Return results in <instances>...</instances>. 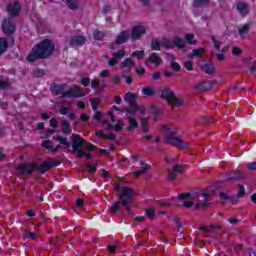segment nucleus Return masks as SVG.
<instances>
[{
	"mask_svg": "<svg viewBox=\"0 0 256 256\" xmlns=\"http://www.w3.org/2000/svg\"><path fill=\"white\" fill-rule=\"evenodd\" d=\"M212 42L214 44V49H216L217 51H221V42L215 39V37H212Z\"/></svg>",
	"mask_w": 256,
	"mask_h": 256,
	"instance_id": "obj_49",
	"label": "nucleus"
},
{
	"mask_svg": "<svg viewBox=\"0 0 256 256\" xmlns=\"http://www.w3.org/2000/svg\"><path fill=\"white\" fill-rule=\"evenodd\" d=\"M140 167H141L140 170L133 172L134 176L139 177L140 175H145V173L147 172V169H149V165H147L143 161H140Z\"/></svg>",
	"mask_w": 256,
	"mask_h": 256,
	"instance_id": "obj_26",
	"label": "nucleus"
},
{
	"mask_svg": "<svg viewBox=\"0 0 256 256\" xmlns=\"http://www.w3.org/2000/svg\"><path fill=\"white\" fill-rule=\"evenodd\" d=\"M173 43H174V45H176V47H179V49H183L186 45L185 40H183L179 37H175L173 39Z\"/></svg>",
	"mask_w": 256,
	"mask_h": 256,
	"instance_id": "obj_37",
	"label": "nucleus"
},
{
	"mask_svg": "<svg viewBox=\"0 0 256 256\" xmlns=\"http://www.w3.org/2000/svg\"><path fill=\"white\" fill-rule=\"evenodd\" d=\"M247 169H248V171H256V161L249 163L247 165Z\"/></svg>",
	"mask_w": 256,
	"mask_h": 256,
	"instance_id": "obj_55",
	"label": "nucleus"
},
{
	"mask_svg": "<svg viewBox=\"0 0 256 256\" xmlns=\"http://www.w3.org/2000/svg\"><path fill=\"white\" fill-rule=\"evenodd\" d=\"M162 47H164L165 49H171V47H173V43H171L169 40H167V38L152 40L151 48L154 51H159V49H161Z\"/></svg>",
	"mask_w": 256,
	"mask_h": 256,
	"instance_id": "obj_9",
	"label": "nucleus"
},
{
	"mask_svg": "<svg viewBox=\"0 0 256 256\" xmlns=\"http://www.w3.org/2000/svg\"><path fill=\"white\" fill-rule=\"evenodd\" d=\"M249 29H250L249 24H245L238 29L239 35L242 39H245V37L247 36V33H249Z\"/></svg>",
	"mask_w": 256,
	"mask_h": 256,
	"instance_id": "obj_33",
	"label": "nucleus"
},
{
	"mask_svg": "<svg viewBox=\"0 0 256 256\" xmlns=\"http://www.w3.org/2000/svg\"><path fill=\"white\" fill-rule=\"evenodd\" d=\"M152 79H154V81H159V79H161V73L160 72H154L152 74Z\"/></svg>",
	"mask_w": 256,
	"mask_h": 256,
	"instance_id": "obj_58",
	"label": "nucleus"
},
{
	"mask_svg": "<svg viewBox=\"0 0 256 256\" xmlns=\"http://www.w3.org/2000/svg\"><path fill=\"white\" fill-rule=\"evenodd\" d=\"M52 93H54V95H62V97H72V98L85 97V93L81 92L79 86H74L73 88H69L66 92H65V86H53Z\"/></svg>",
	"mask_w": 256,
	"mask_h": 256,
	"instance_id": "obj_7",
	"label": "nucleus"
},
{
	"mask_svg": "<svg viewBox=\"0 0 256 256\" xmlns=\"http://www.w3.org/2000/svg\"><path fill=\"white\" fill-rule=\"evenodd\" d=\"M115 189L119 191L117 194L118 201H120L121 205L124 207H129L131 203V199L135 197V191L132 188L127 186H120L119 184H115Z\"/></svg>",
	"mask_w": 256,
	"mask_h": 256,
	"instance_id": "obj_6",
	"label": "nucleus"
},
{
	"mask_svg": "<svg viewBox=\"0 0 256 256\" xmlns=\"http://www.w3.org/2000/svg\"><path fill=\"white\" fill-rule=\"evenodd\" d=\"M126 53L127 51H125V49H121L118 52L113 53L112 58L108 62L109 67H114V65H117L119 60L125 57Z\"/></svg>",
	"mask_w": 256,
	"mask_h": 256,
	"instance_id": "obj_12",
	"label": "nucleus"
},
{
	"mask_svg": "<svg viewBox=\"0 0 256 256\" xmlns=\"http://www.w3.org/2000/svg\"><path fill=\"white\" fill-rule=\"evenodd\" d=\"M90 103L92 105L93 111H97V109H99V104L101 103V99H99V98H92L90 100Z\"/></svg>",
	"mask_w": 256,
	"mask_h": 256,
	"instance_id": "obj_38",
	"label": "nucleus"
},
{
	"mask_svg": "<svg viewBox=\"0 0 256 256\" xmlns=\"http://www.w3.org/2000/svg\"><path fill=\"white\" fill-rule=\"evenodd\" d=\"M149 63H153L156 67H159V65L163 63V59L160 56H158L157 53H152L146 60V65Z\"/></svg>",
	"mask_w": 256,
	"mask_h": 256,
	"instance_id": "obj_21",
	"label": "nucleus"
},
{
	"mask_svg": "<svg viewBox=\"0 0 256 256\" xmlns=\"http://www.w3.org/2000/svg\"><path fill=\"white\" fill-rule=\"evenodd\" d=\"M210 197L211 195H209V193H204L203 196H198L197 194L191 193H183L180 194L178 198L186 201L183 203V207H186L187 209L193 207L195 211H203V209H207Z\"/></svg>",
	"mask_w": 256,
	"mask_h": 256,
	"instance_id": "obj_2",
	"label": "nucleus"
},
{
	"mask_svg": "<svg viewBox=\"0 0 256 256\" xmlns=\"http://www.w3.org/2000/svg\"><path fill=\"white\" fill-rule=\"evenodd\" d=\"M135 114H128L127 115V126H126V131L128 133H133L137 127H139V122H137V119L133 117Z\"/></svg>",
	"mask_w": 256,
	"mask_h": 256,
	"instance_id": "obj_11",
	"label": "nucleus"
},
{
	"mask_svg": "<svg viewBox=\"0 0 256 256\" xmlns=\"http://www.w3.org/2000/svg\"><path fill=\"white\" fill-rule=\"evenodd\" d=\"M70 139L72 141V149L74 153H77L78 157H86V159H91V154L85 153V151H93V149H95V146H85V139L80 138L77 134H72Z\"/></svg>",
	"mask_w": 256,
	"mask_h": 256,
	"instance_id": "obj_4",
	"label": "nucleus"
},
{
	"mask_svg": "<svg viewBox=\"0 0 256 256\" xmlns=\"http://www.w3.org/2000/svg\"><path fill=\"white\" fill-rule=\"evenodd\" d=\"M161 131L164 133L166 139L169 137H173V135H177V127L171 125H163L161 126Z\"/></svg>",
	"mask_w": 256,
	"mask_h": 256,
	"instance_id": "obj_18",
	"label": "nucleus"
},
{
	"mask_svg": "<svg viewBox=\"0 0 256 256\" xmlns=\"http://www.w3.org/2000/svg\"><path fill=\"white\" fill-rule=\"evenodd\" d=\"M8 14L12 17H17L21 12V4L18 1L10 2L7 8Z\"/></svg>",
	"mask_w": 256,
	"mask_h": 256,
	"instance_id": "obj_14",
	"label": "nucleus"
},
{
	"mask_svg": "<svg viewBox=\"0 0 256 256\" xmlns=\"http://www.w3.org/2000/svg\"><path fill=\"white\" fill-rule=\"evenodd\" d=\"M135 99H137V95L131 92H128L124 97V101H126V103H129L130 105V108H128V113L130 115H137L139 111L143 113L142 106H137V104L135 103Z\"/></svg>",
	"mask_w": 256,
	"mask_h": 256,
	"instance_id": "obj_8",
	"label": "nucleus"
},
{
	"mask_svg": "<svg viewBox=\"0 0 256 256\" xmlns=\"http://www.w3.org/2000/svg\"><path fill=\"white\" fill-rule=\"evenodd\" d=\"M68 117H69V119H71V121H75V119H77V116L75 115V112H73V111L68 112Z\"/></svg>",
	"mask_w": 256,
	"mask_h": 256,
	"instance_id": "obj_62",
	"label": "nucleus"
},
{
	"mask_svg": "<svg viewBox=\"0 0 256 256\" xmlns=\"http://www.w3.org/2000/svg\"><path fill=\"white\" fill-rule=\"evenodd\" d=\"M185 39L188 45H195V43H197V40H195V35L193 34H186Z\"/></svg>",
	"mask_w": 256,
	"mask_h": 256,
	"instance_id": "obj_39",
	"label": "nucleus"
},
{
	"mask_svg": "<svg viewBox=\"0 0 256 256\" xmlns=\"http://www.w3.org/2000/svg\"><path fill=\"white\" fill-rule=\"evenodd\" d=\"M209 0H195L194 1V7H203L204 5H207Z\"/></svg>",
	"mask_w": 256,
	"mask_h": 256,
	"instance_id": "obj_47",
	"label": "nucleus"
},
{
	"mask_svg": "<svg viewBox=\"0 0 256 256\" xmlns=\"http://www.w3.org/2000/svg\"><path fill=\"white\" fill-rule=\"evenodd\" d=\"M77 107H78V109H85V102H83V101H79L78 103H77Z\"/></svg>",
	"mask_w": 256,
	"mask_h": 256,
	"instance_id": "obj_64",
	"label": "nucleus"
},
{
	"mask_svg": "<svg viewBox=\"0 0 256 256\" xmlns=\"http://www.w3.org/2000/svg\"><path fill=\"white\" fill-rule=\"evenodd\" d=\"M120 67H124L125 69H133L135 67V62L132 58H126L121 64Z\"/></svg>",
	"mask_w": 256,
	"mask_h": 256,
	"instance_id": "obj_28",
	"label": "nucleus"
},
{
	"mask_svg": "<svg viewBox=\"0 0 256 256\" xmlns=\"http://www.w3.org/2000/svg\"><path fill=\"white\" fill-rule=\"evenodd\" d=\"M103 117V113L96 111L92 117V119H95L96 121H99L100 119H102Z\"/></svg>",
	"mask_w": 256,
	"mask_h": 256,
	"instance_id": "obj_54",
	"label": "nucleus"
},
{
	"mask_svg": "<svg viewBox=\"0 0 256 256\" xmlns=\"http://www.w3.org/2000/svg\"><path fill=\"white\" fill-rule=\"evenodd\" d=\"M92 89H97L99 85H101V81L99 79H94L90 82Z\"/></svg>",
	"mask_w": 256,
	"mask_h": 256,
	"instance_id": "obj_50",
	"label": "nucleus"
},
{
	"mask_svg": "<svg viewBox=\"0 0 256 256\" xmlns=\"http://www.w3.org/2000/svg\"><path fill=\"white\" fill-rule=\"evenodd\" d=\"M166 60L169 62L171 69L173 71H181V65L175 61V55L167 53Z\"/></svg>",
	"mask_w": 256,
	"mask_h": 256,
	"instance_id": "obj_20",
	"label": "nucleus"
},
{
	"mask_svg": "<svg viewBox=\"0 0 256 256\" xmlns=\"http://www.w3.org/2000/svg\"><path fill=\"white\" fill-rule=\"evenodd\" d=\"M213 87V83L211 82H203L196 86L198 91H209Z\"/></svg>",
	"mask_w": 256,
	"mask_h": 256,
	"instance_id": "obj_29",
	"label": "nucleus"
},
{
	"mask_svg": "<svg viewBox=\"0 0 256 256\" xmlns=\"http://www.w3.org/2000/svg\"><path fill=\"white\" fill-rule=\"evenodd\" d=\"M145 213L149 219H153L155 217V209L153 208L146 209Z\"/></svg>",
	"mask_w": 256,
	"mask_h": 256,
	"instance_id": "obj_48",
	"label": "nucleus"
},
{
	"mask_svg": "<svg viewBox=\"0 0 256 256\" xmlns=\"http://www.w3.org/2000/svg\"><path fill=\"white\" fill-rule=\"evenodd\" d=\"M66 3L69 9L76 10L79 9V6L81 5V0H66Z\"/></svg>",
	"mask_w": 256,
	"mask_h": 256,
	"instance_id": "obj_32",
	"label": "nucleus"
},
{
	"mask_svg": "<svg viewBox=\"0 0 256 256\" xmlns=\"http://www.w3.org/2000/svg\"><path fill=\"white\" fill-rule=\"evenodd\" d=\"M204 53H205V49L204 48L194 49L192 51V57H201V55H203Z\"/></svg>",
	"mask_w": 256,
	"mask_h": 256,
	"instance_id": "obj_43",
	"label": "nucleus"
},
{
	"mask_svg": "<svg viewBox=\"0 0 256 256\" xmlns=\"http://www.w3.org/2000/svg\"><path fill=\"white\" fill-rule=\"evenodd\" d=\"M185 171V166L183 165H176L174 168L168 169V179L170 181H173L174 179H177L178 175H181Z\"/></svg>",
	"mask_w": 256,
	"mask_h": 256,
	"instance_id": "obj_13",
	"label": "nucleus"
},
{
	"mask_svg": "<svg viewBox=\"0 0 256 256\" xmlns=\"http://www.w3.org/2000/svg\"><path fill=\"white\" fill-rule=\"evenodd\" d=\"M42 146L45 148V149H49V151H59V145L58 146H54L53 145V141L51 140H44L42 142Z\"/></svg>",
	"mask_w": 256,
	"mask_h": 256,
	"instance_id": "obj_25",
	"label": "nucleus"
},
{
	"mask_svg": "<svg viewBox=\"0 0 256 256\" xmlns=\"http://www.w3.org/2000/svg\"><path fill=\"white\" fill-rule=\"evenodd\" d=\"M168 105H171L172 107H183V105H185V100L174 96Z\"/></svg>",
	"mask_w": 256,
	"mask_h": 256,
	"instance_id": "obj_27",
	"label": "nucleus"
},
{
	"mask_svg": "<svg viewBox=\"0 0 256 256\" xmlns=\"http://www.w3.org/2000/svg\"><path fill=\"white\" fill-rule=\"evenodd\" d=\"M25 236L28 237V239H36L37 235L33 234V232H26Z\"/></svg>",
	"mask_w": 256,
	"mask_h": 256,
	"instance_id": "obj_61",
	"label": "nucleus"
},
{
	"mask_svg": "<svg viewBox=\"0 0 256 256\" xmlns=\"http://www.w3.org/2000/svg\"><path fill=\"white\" fill-rule=\"evenodd\" d=\"M239 191H238V197H243V195H245V186L239 184Z\"/></svg>",
	"mask_w": 256,
	"mask_h": 256,
	"instance_id": "obj_52",
	"label": "nucleus"
},
{
	"mask_svg": "<svg viewBox=\"0 0 256 256\" xmlns=\"http://www.w3.org/2000/svg\"><path fill=\"white\" fill-rule=\"evenodd\" d=\"M62 133H64V135L71 133V124L67 120L62 121Z\"/></svg>",
	"mask_w": 256,
	"mask_h": 256,
	"instance_id": "obj_35",
	"label": "nucleus"
},
{
	"mask_svg": "<svg viewBox=\"0 0 256 256\" xmlns=\"http://www.w3.org/2000/svg\"><path fill=\"white\" fill-rule=\"evenodd\" d=\"M93 37L96 41H101V39H103L105 37V32L96 30L93 33Z\"/></svg>",
	"mask_w": 256,
	"mask_h": 256,
	"instance_id": "obj_40",
	"label": "nucleus"
},
{
	"mask_svg": "<svg viewBox=\"0 0 256 256\" xmlns=\"http://www.w3.org/2000/svg\"><path fill=\"white\" fill-rule=\"evenodd\" d=\"M120 207H121V200H118L117 202H113L112 206L109 209L111 215H116L117 213H119Z\"/></svg>",
	"mask_w": 256,
	"mask_h": 256,
	"instance_id": "obj_30",
	"label": "nucleus"
},
{
	"mask_svg": "<svg viewBox=\"0 0 256 256\" xmlns=\"http://www.w3.org/2000/svg\"><path fill=\"white\" fill-rule=\"evenodd\" d=\"M86 41H87V39L84 36H73L70 39L69 44L70 45H85Z\"/></svg>",
	"mask_w": 256,
	"mask_h": 256,
	"instance_id": "obj_24",
	"label": "nucleus"
},
{
	"mask_svg": "<svg viewBox=\"0 0 256 256\" xmlns=\"http://www.w3.org/2000/svg\"><path fill=\"white\" fill-rule=\"evenodd\" d=\"M166 142H168L169 145H173L174 147H178L179 149H188L189 144L183 143V140L175 137H168L166 138Z\"/></svg>",
	"mask_w": 256,
	"mask_h": 256,
	"instance_id": "obj_15",
	"label": "nucleus"
},
{
	"mask_svg": "<svg viewBox=\"0 0 256 256\" xmlns=\"http://www.w3.org/2000/svg\"><path fill=\"white\" fill-rule=\"evenodd\" d=\"M2 29L6 35H11L15 31V24H13L11 19H6L2 23Z\"/></svg>",
	"mask_w": 256,
	"mask_h": 256,
	"instance_id": "obj_17",
	"label": "nucleus"
},
{
	"mask_svg": "<svg viewBox=\"0 0 256 256\" xmlns=\"http://www.w3.org/2000/svg\"><path fill=\"white\" fill-rule=\"evenodd\" d=\"M233 179H245V174L243 172H237Z\"/></svg>",
	"mask_w": 256,
	"mask_h": 256,
	"instance_id": "obj_56",
	"label": "nucleus"
},
{
	"mask_svg": "<svg viewBox=\"0 0 256 256\" xmlns=\"http://www.w3.org/2000/svg\"><path fill=\"white\" fill-rule=\"evenodd\" d=\"M241 53H243L241 48L235 46L232 48V55H241Z\"/></svg>",
	"mask_w": 256,
	"mask_h": 256,
	"instance_id": "obj_53",
	"label": "nucleus"
},
{
	"mask_svg": "<svg viewBox=\"0 0 256 256\" xmlns=\"http://www.w3.org/2000/svg\"><path fill=\"white\" fill-rule=\"evenodd\" d=\"M57 166H59V161L50 159V160L45 161L39 167V171H40V173H47V171H49V169H51V167H57Z\"/></svg>",
	"mask_w": 256,
	"mask_h": 256,
	"instance_id": "obj_16",
	"label": "nucleus"
},
{
	"mask_svg": "<svg viewBox=\"0 0 256 256\" xmlns=\"http://www.w3.org/2000/svg\"><path fill=\"white\" fill-rule=\"evenodd\" d=\"M54 139L56 141H59V143H61V145H65V147H71V143H69V141H67L66 138L56 136V137H54Z\"/></svg>",
	"mask_w": 256,
	"mask_h": 256,
	"instance_id": "obj_42",
	"label": "nucleus"
},
{
	"mask_svg": "<svg viewBox=\"0 0 256 256\" xmlns=\"http://www.w3.org/2000/svg\"><path fill=\"white\" fill-rule=\"evenodd\" d=\"M140 125L142 127L143 133H148V131H149V120H147V118H141Z\"/></svg>",
	"mask_w": 256,
	"mask_h": 256,
	"instance_id": "obj_36",
	"label": "nucleus"
},
{
	"mask_svg": "<svg viewBox=\"0 0 256 256\" xmlns=\"http://www.w3.org/2000/svg\"><path fill=\"white\" fill-rule=\"evenodd\" d=\"M58 125H59V123L57 122L56 119L52 118V119L50 120V127H53V128L55 129V128L58 127Z\"/></svg>",
	"mask_w": 256,
	"mask_h": 256,
	"instance_id": "obj_60",
	"label": "nucleus"
},
{
	"mask_svg": "<svg viewBox=\"0 0 256 256\" xmlns=\"http://www.w3.org/2000/svg\"><path fill=\"white\" fill-rule=\"evenodd\" d=\"M146 33H147V29L145 28V26L143 25L135 26L132 29L131 35L127 31H123L120 35H118L116 38V44L123 45V43H125L129 39V37L133 41H135L136 39H139V37H141L142 35H145Z\"/></svg>",
	"mask_w": 256,
	"mask_h": 256,
	"instance_id": "obj_5",
	"label": "nucleus"
},
{
	"mask_svg": "<svg viewBox=\"0 0 256 256\" xmlns=\"http://www.w3.org/2000/svg\"><path fill=\"white\" fill-rule=\"evenodd\" d=\"M142 95H146L147 97L155 95V86L144 87L142 89Z\"/></svg>",
	"mask_w": 256,
	"mask_h": 256,
	"instance_id": "obj_31",
	"label": "nucleus"
},
{
	"mask_svg": "<svg viewBox=\"0 0 256 256\" xmlns=\"http://www.w3.org/2000/svg\"><path fill=\"white\" fill-rule=\"evenodd\" d=\"M236 9L238 13L242 15V17H245V15L249 14V5H247V3L245 2H238L236 5Z\"/></svg>",
	"mask_w": 256,
	"mask_h": 256,
	"instance_id": "obj_22",
	"label": "nucleus"
},
{
	"mask_svg": "<svg viewBox=\"0 0 256 256\" xmlns=\"http://www.w3.org/2000/svg\"><path fill=\"white\" fill-rule=\"evenodd\" d=\"M108 115L111 118V121L104 119L100 125V127H107L108 131H123V127H125V122L121 120L123 115H131L129 113V108L121 110L117 106H113L111 111H108Z\"/></svg>",
	"mask_w": 256,
	"mask_h": 256,
	"instance_id": "obj_1",
	"label": "nucleus"
},
{
	"mask_svg": "<svg viewBox=\"0 0 256 256\" xmlns=\"http://www.w3.org/2000/svg\"><path fill=\"white\" fill-rule=\"evenodd\" d=\"M7 51V40L4 38H0V55Z\"/></svg>",
	"mask_w": 256,
	"mask_h": 256,
	"instance_id": "obj_41",
	"label": "nucleus"
},
{
	"mask_svg": "<svg viewBox=\"0 0 256 256\" xmlns=\"http://www.w3.org/2000/svg\"><path fill=\"white\" fill-rule=\"evenodd\" d=\"M132 57H136V59H141L142 57H145V50L133 52Z\"/></svg>",
	"mask_w": 256,
	"mask_h": 256,
	"instance_id": "obj_46",
	"label": "nucleus"
},
{
	"mask_svg": "<svg viewBox=\"0 0 256 256\" xmlns=\"http://www.w3.org/2000/svg\"><path fill=\"white\" fill-rule=\"evenodd\" d=\"M160 97H162V99H165V101H167V103L169 104L170 101H172V99L175 97V93H173V90H171L170 88H163L160 92Z\"/></svg>",
	"mask_w": 256,
	"mask_h": 256,
	"instance_id": "obj_19",
	"label": "nucleus"
},
{
	"mask_svg": "<svg viewBox=\"0 0 256 256\" xmlns=\"http://www.w3.org/2000/svg\"><path fill=\"white\" fill-rule=\"evenodd\" d=\"M221 226H201L200 230L201 231H206L207 233H211L214 229H218Z\"/></svg>",
	"mask_w": 256,
	"mask_h": 256,
	"instance_id": "obj_44",
	"label": "nucleus"
},
{
	"mask_svg": "<svg viewBox=\"0 0 256 256\" xmlns=\"http://www.w3.org/2000/svg\"><path fill=\"white\" fill-rule=\"evenodd\" d=\"M109 70H103L101 73H100V77H109Z\"/></svg>",
	"mask_w": 256,
	"mask_h": 256,
	"instance_id": "obj_63",
	"label": "nucleus"
},
{
	"mask_svg": "<svg viewBox=\"0 0 256 256\" xmlns=\"http://www.w3.org/2000/svg\"><path fill=\"white\" fill-rule=\"evenodd\" d=\"M70 111L68 107H63L60 109V115H69Z\"/></svg>",
	"mask_w": 256,
	"mask_h": 256,
	"instance_id": "obj_57",
	"label": "nucleus"
},
{
	"mask_svg": "<svg viewBox=\"0 0 256 256\" xmlns=\"http://www.w3.org/2000/svg\"><path fill=\"white\" fill-rule=\"evenodd\" d=\"M184 67L185 69H187V71H193V62L191 61L184 62Z\"/></svg>",
	"mask_w": 256,
	"mask_h": 256,
	"instance_id": "obj_51",
	"label": "nucleus"
},
{
	"mask_svg": "<svg viewBox=\"0 0 256 256\" xmlns=\"http://www.w3.org/2000/svg\"><path fill=\"white\" fill-rule=\"evenodd\" d=\"M96 135H98V137H102V139H110L111 141L115 139V134L113 133L105 134L103 130H97Z\"/></svg>",
	"mask_w": 256,
	"mask_h": 256,
	"instance_id": "obj_34",
	"label": "nucleus"
},
{
	"mask_svg": "<svg viewBox=\"0 0 256 256\" xmlns=\"http://www.w3.org/2000/svg\"><path fill=\"white\" fill-rule=\"evenodd\" d=\"M54 50L55 44L50 40H44L32 48V51L27 57V61L31 63L37 61V59H46Z\"/></svg>",
	"mask_w": 256,
	"mask_h": 256,
	"instance_id": "obj_3",
	"label": "nucleus"
},
{
	"mask_svg": "<svg viewBox=\"0 0 256 256\" xmlns=\"http://www.w3.org/2000/svg\"><path fill=\"white\" fill-rule=\"evenodd\" d=\"M200 67L202 71H204V73H207L208 75L215 73V66L212 63L201 62Z\"/></svg>",
	"mask_w": 256,
	"mask_h": 256,
	"instance_id": "obj_23",
	"label": "nucleus"
},
{
	"mask_svg": "<svg viewBox=\"0 0 256 256\" xmlns=\"http://www.w3.org/2000/svg\"><path fill=\"white\" fill-rule=\"evenodd\" d=\"M80 119H81V121H84L85 123H87V121H89L90 117L87 114L82 113V114H80Z\"/></svg>",
	"mask_w": 256,
	"mask_h": 256,
	"instance_id": "obj_59",
	"label": "nucleus"
},
{
	"mask_svg": "<svg viewBox=\"0 0 256 256\" xmlns=\"http://www.w3.org/2000/svg\"><path fill=\"white\" fill-rule=\"evenodd\" d=\"M80 83L83 87H89V85H91V79H89V77H82Z\"/></svg>",
	"mask_w": 256,
	"mask_h": 256,
	"instance_id": "obj_45",
	"label": "nucleus"
},
{
	"mask_svg": "<svg viewBox=\"0 0 256 256\" xmlns=\"http://www.w3.org/2000/svg\"><path fill=\"white\" fill-rule=\"evenodd\" d=\"M35 169V164H22L16 168V171L18 175H31Z\"/></svg>",
	"mask_w": 256,
	"mask_h": 256,
	"instance_id": "obj_10",
	"label": "nucleus"
}]
</instances>
